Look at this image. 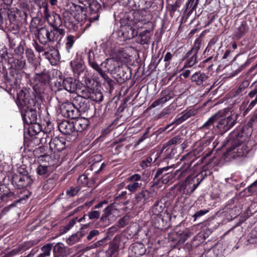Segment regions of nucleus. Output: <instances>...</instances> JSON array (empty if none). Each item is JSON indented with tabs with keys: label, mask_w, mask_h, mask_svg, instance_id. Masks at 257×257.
<instances>
[{
	"label": "nucleus",
	"mask_w": 257,
	"mask_h": 257,
	"mask_svg": "<svg viewBox=\"0 0 257 257\" xmlns=\"http://www.w3.org/2000/svg\"><path fill=\"white\" fill-rule=\"evenodd\" d=\"M30 89L24 88L18 93V99L23 108L21 113L25 124L36 122L37 121V113H39L42 103L38 106L35 104V101L31 97Z\"/></svg>",
	"instance_id": "obj_1"
},
{
	"label": "nucleus",
	"mask_w": 257,
	"mask_h": 257,
	"mask_svg": "<svg viewBox=\"0 0 257 257\" xmlns=\"http://www.w3.org/2000/svg\"><path fill=\"white\" fill-rule=\"evenodd\" d=\"M53 257H68L69 248L61 242H58L53 247Z\"/></svg>",
	"instance_id": "obj_27"
},
{
	"label": "nucleus",
	"mask_w": 257,
	"mask_h": 257,
	"mask_svg": "<svg viewBox=\"0 0 257 257\" xmlns=\"http://www.w3.org/2000/svg\"><path fill=\"white\" fill-rule=\"evenodd\" d=\"M34 82H38L41 83H45L49 85L50 75L48 71L44 69L40 73L35 74L34 77Z\"/></svg>",
	"instance_id": "obj_32"
},
{
	"label": "nucleus",
	"mask_w": 257,
	"mask_h": 257,
	"mask_svg": "<svg viewBox=\"0 0 257 257\" xmlns=\"http://www.w3.org/2000/svg\"><path fill=\"white\" fill-rule=\"evenodd\" d=\"M70 12L73 14L74 17L79 22H82L87 19H89V16H87V7H82L74 4L70 8Z\"/></svg>",
	"instance_id": "obj_21"
},
{
	"label": "nucleus",
	"mask_w": 257,
	"mask_h": 257,
	"mask_svg": "<svg viewBox=\"0 0 257 257\" xmlns=\"http://www.w3.org/2000/svg\"><path fill=\"white\" fill-rule=\"evenodd\" d=\"M70 65L73 72L76 76H79L81 73H83L85 69V65L81 61H71Z\"/></svg>",
	"instance_id": "obj_38"
},
{
	"label": "nucleus",
	"mask_w": 257,
	"mask_h": 257,
	"mask_svg": "<svg viewBox=\"0 0 257 257\" xmlns=\"http://www.w3.org/2000/svg\"><path fill=\"white\" fill-rule=\"evenodd\" d=\"M200 176L197 175H191L188 176L185 180L181 183L178 188L181 193L183 194H191L197 188L201 183Z\"/></svg>",
	"instance_id": "obj_8"
},
{
	"label": "nucleus",
	"mask_w": 257,
	"mask_h": 257,
	"mask_svg": "<svg viewBox=\"0 0 257 257\" xmlns=\"http://www.w3.org/2000/svg\"><path fill=\"white\" fill-rule=\"evenodd\" d=\"M112 206L113 203H111L104 209L102 215L99 218V220L97 223L98 227L104 228L110 224V222L109 217L112 214Z\"/></svg>",
	"instance_id": "obj_25"
},
{
	"label": "nucleus",
	"mask_w": 257,
	"mask_h": 257,
	"mask_svg": "<svg viewBox=\"0 0 257 257\" xmlns=\"http://www.w3.org/2000/svg\"><path fill=\"white\" fill-rule=\"evenodd\" d=\"M78 37L77 36H73L72 35H68L66 38L65 48L68 53H70L71 49L77 40Z\"/></svg>",
	"instance_id": "obj_46"
},
{
	"label": "nucleus",
	"mask_w": 257,
	"mask_h": 257,
	"mask_svg": "<svg viewBox=\"0 0 257 257\" xmlns=\"http://www.w3.org/2000/svg\"><path fill=\"white\" fill-rule=\"evenodd\" d=\"M180 0H177L173 4H168L167 9L169 12L170 16L173 17L177 9L180 6Z\"/></svg>",
	"instance_id": "obj_54"
},
{
	"label": "nucleus",
	"mask_w": 257,
	"mask_h": 257,
	"mask_svg": "<svg viewBox=\"0 0 257 257\" xmlns=\"http://www.w3.org/2000/svg\"><path fill=\"white\" fill-rule=\"evenodd\" d=\"M80 3H81L86 6L88 5L89 7V21L90 22L98 20L100 15L103 11L101 5L96 0H78Z\"/></svg>",
	"instance_id": "obj_10"
},
{
	"label": "nucleus",
	"mask_w": 257,
	"mask_h": 257,
	"mask_svg": "<svg viewBox=\"0 0 257 257\" xmlns=\"http://www.w3.org/2000/svg\"><path fill=\"white\" fill-rule=\"evenodd\" d=\"M154 193L148 190H142L135 195V201L138 204L144 205L152 200Z\"/></svg>",
	"instance_id": "obj_22"
},
{
	"label": "nucleus",
	"mask_w": 257,
	"mask_h": 257,
	"mask_svg": "<svg viewBox=\"0 0 257 257\" xmlns=\"http://www.w3.org/2000/svg\"><path fill=\"white\" fill-rule=\"evenodd\" d=\"M160 94L161 97L152 103L150 106L151 108H154L159 105H162L175 96L173 91L168 89L162 91Z\"/></svg>",
	"instance_id": "obj_24"
},
{
	"label": "nucleus",
	"mask_w": 257,
	"mask_h": 257,
	"mask_svg": "<svg viewBox=\"0 0 257 257\" xmlns=\"http://www.w3.org/2000/svg\"><path fill=\"white\" fill-rule=\"evenodd\" d=\"M242 230L241 228L234 226V227L231 228L229 230H228L225 233H232V235L235 237L236 238L238 239L240 238L242 235Z\"/></svg>",
	"instance_id": "obj_59"
},
{
	"label": "nucleus",
	"mask_w": 257,
	"mask_h": 257,
	"mask_svg": "<svg viewBox=\"0 0 257 257\" xmlns=\"http://www.w3.org/2000/svg\"><path fill=\"white\" fill-rule=\"evenodd\" d=\"M129 249L131 251V257H137L143 255L146 252V247L142 242H136L133 243Z\"/></svg>",
	"instance_id": "obj_29"
},
{
	"label": "nucleus",
	"mask_w": 257,
	"mask_h": 257,
	"mask_svg": "<svg viewBox=\"0 0 257 257\" xmlns=\"http://www.w3.org/2000/svg\"><path fill=\"white\" fill-rule=\"evenodd\" d=\"M36 24L32 21L31 23L30 28L32 29H36L34 31L36 37L39 40L40 44L46 45L49 42L54 43L60 41L62 37L57 34L52 30L50 31L46 27H37Z\"/></svg>",
	"instance_id": "obj_3"
},
{
	"label": "nucleus",
	"mask_w": 257,
	"mask_h": 257,
	"mask_svg": "<svg viewBox=\"0 0 257 257\" xmlns=\"http://www.w3.org/2000/svg\"><path fill=\"white\" fill-rule=\"evenodd\" d=\"M25 45V42H21L14 49V52L16 55L21 56L24 54Z\"/></svg>",
	"instance_id": "obj_62"
},
{
	"label": "nucleus",
	"mask_w": 257,
	"mask_h": 257,
	"mask_svg": "<svg viewBox=\"0 0 257 257\" xmlns=\"http://www.w3.org/2000/svg\"><path fill=\"white\" fill-rule=\"evenodd\" d=\"M59 179V175L54 173L45 182L43 188L46 191L51 190L57 184Z\"/></svg>",
	"instance_id": "obj_37"
},
{
	"label": "nucleus",
	"mask_w": 257,
	"mask_h": 257,
	"mask_svg": "<svg viewBox=\"0 0 257 257\" xmlns=\"http://www.w3.org/2000/svg\"><path fill=\"white\" fill-rule=\"evenodd\" d=\"M218 36H214L209 41L207 47L216 51L219 50L221 47V44L218 41Z\"/></svg>",
	"instance_id": "obj_52"
},
{
	"label": "nucleus",
	"mask_w": 257,
	"mask_h": 257,
	"mask_svg": "<svg viewBox=\"0 0 257 257\" xmlns=\"http://www.w3.org/2000/svg\"><path fill=\"white\" fill-rule=\"evenodd\" d=\"M174 177V174L170 170L167 174H164V176L162 177L160 183L164 184H167L170 181L172 180Z\"/></svg>",
	"instance_id": "obj_63"
},
{
	"label": "nucleus",
	"mask_w": 257,
	"mask_h": 257,
	"mask_svg": "<svg viewBox=\"0 0 257 257\" xmlns=\"http://www.w3.org/2000/svg\"><path fill=\"white\" fill-rule=\"evenodd\" d=\"M3 74L2 79L3 81L1 83V87L5 89L10 94H12V91L17 88L19 81L20 79L19 78L20 74L15 70H11L9 74L5 73V70L2 68Z\"/></svg>",
	"instance_id": "obj_6"
},
{
	"label": "nucleus",
	"mask_w": 257,
	"mask_h": 257,
	"mask_svg": "<svg viewBox=\"0 0 257 257\" xmlns=\"http://www.w3.org/2000/svg\"><path fill=\"white\" fill-rule=\"evenodd\" d=\"M119 245L114 240L110 243L107 253L110 257H116L118 252Z\"/></svg>",
	"instance_id": "obj_48"
},
{
	"label": "nucleus",
	"mask_w": 257,
	"mask_h": 257,
	"mask_svg": "<svg viewBox=\"0 0 257 257\" xmlns=\"http://www.w3.org/2000/svg\"><path fill=\"white\" fill-rule=\"evenodd\" d=\"M61 111L65 117L71 119L77 118L80 114L73 105V100L71 103L67 102L63 103L61 107Z\"/></svg>",
	"instance_id": "obj_19"
},
{
	"label": "nucleus",
	"mask_w": 257,
	"mask_h": 257,
	"mask_svg": "<svg viewBox=\"0 0 257 257\" xmlns=\"http://www.w3.org/2000/svg\"><path fill=\"white\" fill-rule=\"evenodd\" d=\"M11 182L16 188L20 189L31 186L33 182V180L31 176L13 175Z\"/></svg>",
	"instance_id": "obj_18"
},
{
	"label": "nucleus",
	"mask_w": 257,
	"mask_h": 257,
	"mask_svg": "<svg viewBox=\"0 0 257 257\" xmlns=\"http://www.w3.org/2000/svg\"><path fill=\"white\" fill-rule=\"evenodd\" d=\"M248 28L247 26L246 22L243 21L241 22V25L237 28V31L236 33V36L238 39H240L248 31Z\"/></svg>",
	"instance_id": "obj_51"
},
{
	"label": "nucleus",
	"mask_w": 257,
	"mask_h": 257,
	"mask_svg": "<svg viewBox=\"0 0 257 257\" xmlns=\"http://www.w3.org/2000/svg\"><path fill=\"white\" fill-rule=\"evenodd\" d=\"M53 247L52 243H47L41 247L42 253H40L39 257H48L50 255L51 250Z\"/></svg>",
	"instance_id": "obj_55"
},
{
	"label": "nucleus",
	"mask_w": 257,
	"mask_h": 257,
	"mask_svg": "<svg viewBox=\"0 0 257 257\" xmlns=\"http://www.w3.org/2000/svg\"><path fill=\"white\" fill-rule=\"evenodd\" d=\"M11 5H4L5 9H1L0 11V22L4 23V22L7 23L9 20L11 23H16L19 21H22V20L17 19V10H13L10 8Z\"/></svg>",
	"instance_id": "obj_15"
},
{
	"label": "nucleus",
	"mask_w": 257,
	"mask_h": 257,
	"mask_svg": "<svg viewBox=\"0 0 257 257\" xmlns=\"http://www.w3.org/2000/svg\"><path fill=\"white\" fill-rule=\"evenodd\" d=\"M100 66H103L106 70L109 71L117 82L122 84L130 79L132 76L131 69L121 61L114 58L106 59L101 62Z\"/></svg>",
	"instance_id": "obj_2"
},
{
	"label": "nucleus",
	"mask_w": 257,
	"mask_h": 257,
	"mask_svg": "<svg viewBox=\"0 0 257 257\" xmlns=\"http://www.w3.org/2000/svg\"><path fill=\"white\" fill-rule=\"evenodd\" d=\"M168 240L176 245L182 244L180 231H173L168 234Z\"/></svg>",
	"instance_id": "obj_42"
},
{
	"label": "nucleus",
	"mask_w": 257,
	"mask_h": 257,
	"mask_svg": "<svg viewBox=\"0 0 257 257\" xmlns=\"http://www.w3.org/2000/svg\"><path fill=\"white\" fill-rule=\"evenodd\" d=\"M221 111L222 112V116L216 121L217 123L216 127L220 134L223 135L236 123L238 115L234 113L228 116L225 117L224 111Z\"/></svg>",
	"instance_id": "obj_9"
},
{
	"label": "nucleus",
	"mask_w": 257,
	"mask_h": 257,
	"mask_svg": "<svg viewBox=\"0 0 257 257\" xmlns=\"http://www.w3.org/2000/svg\"><path fill=\"white\" fill-rule=\"evenodd\" d=\"M73 123L74 133L82 132L86 130L88 125L89 121L87 119L80 118Z\"/></svg>",
	"instance_id": "obj_35"
},
{
	"label": "nucleus",
	"mask_w": 257,
	"mask_h": 257,
	"mask_svg": "<svg viewBox=\"0 0 257 257\" xmlns=\"http://www.w3.org/2000/svg\"><path fill=\"white\" fill-rule=\"evenodd\" d=\"M35 84L33 86V90L32 91L31 89H30V94L31 97H30V99H33L35 101L34 102L35 104H36V105L38 106L39 103H42L43 102V96L42 94L44 93L46 90L49 87L48 84H46L45 83H41L38 82H34ZM26 88V87L23 88V89Z\"/></svg>",
	"instance_id": "obj_12"
},
{
	"label": "nucleus",
	"mask_w": 257,
	"mask_h": 257,
	"mask_svg": "<svg viewBox=\"0 0 257 257\" xmlns=\"http://www.w3.org/2000/svg\"><path fill=\"white\" fill-rule=\"evenodd\" d=\"M90 99L96 102H99L103 100V95L101 92L96 89H92Z\"/></svg>",
	"instance_id": "obj_49"
},
{
	"label": "nucleus",
	"mask_w": 257,
	"mask_h": 257,
	"mask_svg": "<svg viewBox=\"0 0 257 257\" xmlns=\"http://www.w3.org/2000/svg\"><path fill=\"white\" fill-rule=\"evenodd\" d=\"M58 128L61 133L66 135H70L74 133L73 123L67 120H64L60 123Z\"/></svg>",
	"instance_id": "obj_33"
},
{
	"label": "nucleus",
	"mask_w": 257,
	"mask_h": 257,
	"mask_svg": "<svg viewBox=\"0 0 257 257\" xmlns=\"http://www.w3.org/2000/svg\"><path fill=\"white\" fill-rule=\"evenodd\" d=\"M91 91L92 89H90L87 87L83 86L82 89H77V96H79L85 99H90V97H91Z\"/></svg>",
	"instance_id": "obj_50"
},
{
	"label": "nucleus",
	"mask_w": 257,
	"mask_h": 257,
	"mask_svg": "<svg viewBox=\"0 0 257 257\" xmlns=\"http://www.w3.org/2000/svg\"><path fill=\"white\" fill-rule=\"evenodd\" d=\"M12 55L8 52L7 48H5L0 50V57L2 59V61H5L9 63H11Z\"/></svg>",
	"instance_id": "obj_57"
},
{
	"label": "nucleus",
	"mask_w": 257,
	"mask_h": 257,
	"mask_svg": "<svg viewBox=\"0 0 257 257\" xmlns=\"http://www.w3.org/2000/svg\"><path fill=\"white\" fill-rule=\"evenodd\" d=\"M10 63L12 64L11 67L14 68L13 70H15L17 72V71L23 70V72H24L26 75L30 74V73L24 71L26 69V61L24 58H12L11 60V63Z\"/></svg>",
	"instance_id": "obj_30"
},
{
	"label": "nucleus",
	"mask_w": 257,
	"mask_h": 257,
	"mask_svg": "<svg viewBox=\"0 0 257 257\" xmlns=\"http://www.w3.org/2000/svg\"><path fill=\"white\" fill-rule=\"evenodd\" d=\"M33 45L37 52L43 53V56L49 61L52 59L55 60L59 59V51L53 47H44L43 46L40 45L37 41H35Z\"/></svg>",
	"instance_id": "obj_13"
},
{
	"label": "nucleus",
	"mask_w": 257,
	"mask_h": 257,
	"mask_svg": "<svg viewBox=\"0 0 257 257\" xmlns=\"http://www.w3.org/2000/svg\"><path fill=\"white\" fill-rule=\"evenodd\" d=\"M27 125H28V134L30 136H33L38 134L42 130L41 124L40 122H37V121L36 122L30 123V124Z\"/></svg>",
	"instance_id": "obj_40"
},
{
	"label": "nucleus",
	"mask_w": 257,
	"mask_h": 257,
	"mask_svg": "<svg viewBox=\"0 0 257 257\" xmlns=\"http://www.w3.org/2000/svg\"><path fill=\"white\" fill-rule=\"evenodd\" d=\"M171 169V167L169 166L158 169L155 172L154 180H156L158 184L160 183L162 177H164V174H167Z\"/></svg>",
	"instance_id": "obj_45"
},
{
	"label": "nucleus",
	"mask_w": 257,
	"mask_h": 257,
	"mask_svg": "<svg viewBox=\"0 0 257 257\" xmlns=\"http://www.w3.org/2000/svg\"><path fill=\"white\" fill-rule=\"evenodd\" d=\"M73 105L77 109L79 113L87 112L90 108L91 105L89 100L76 96L73 99Z\"/></svg>",
	"instance_id": "obj_23"
},
{
	"label": "nucleus",
	"mask_w": 257,
	"mask_h": 257,
	"mask_svg": "<svg viewBox=\"0 0 257 257\" xmlns=\"http://www.w3.org/2000/svg\"><path fill=\"white\" fill-rule=\"evenodd\" d=\"M26 56L28 62L30 63H33L36 60V57L33 50L31 48L26 49Z\"/></svg>",
	"instance_id": "obj_60"
},
{
	"label": "nucleus",
	"mask_w": 257,
	"mask_h": 257,
	"mask_svg": "<svg viewBox=\"0 0 257 257\" xmlns=\"http://www.w3.org/2000/svg\"><path fill=\"white\" fill-rule=\"evenodd\" d=\"M66 139L62 137L52 138L49 142L50 149L54 153L61 152L66 149Z\"/></svg>",
	"instance_id": "obj_20"
},
{
	"label": "nucleus",
	"mask_w": 257,
	"mask_h": 257,
	"mask_svg": "<svg viewBox=\"0 0 257 257\" xmlns=\"http://www.w3.org/2000/svg\"><path fill=\"white\" fill-rule=\"evenodd\" d=\"M222 112L219 111L210 117L200 127V130H210L212 126H214V123L216 122L220 117L222 116Z\"/></svg>",
	"instance_id": "obj_36"
},
{
	"label": "nucleus",
	"mask_w": 257,
	"mask_h": 257,
	"mask_svg": "<svg viewBox=\"0 0 257 257\" xmlns=\"http://www.w3.org/2000/svg\"><path fill=\"white\" fill-rule=\"evenodd\" d=\"M34 153L35 155L38 156V161L42 162L44 161V159L46 158H49L48 153L46 152V148L45 146H41L34 150Z\"/></svg>",
	"instance_id": "obj_41"
},
{
	"label": "nucleus",
	"mask_w": 257,
	"mask_h": 257,
	"mask_svg": "<svg viewBox=\"0 0 257 257\" xmlns=\"http://www.w3.org/2000/svg\"><path fill=\"white\" fill-rule=\"evenodd\" d=\"M63 23L64 26L70 31H76L79 28L78 21L76 20L70 9L65 10L62 13Z\"/></svg>",
	"instance_id": "obj_14"
},
{
	"label": "nucleus",
	"mask_w": 257,
	"mask_h": 257,
	"mask_svg": "<svg viewBox=\"0 0 257 257\" xmlns=\"http://www.w3.org/2000/svg\"><path fill=\"white\" fill-rule=\"evenodd\" d=\"M3 189L4 192L1 196V199L2 201H7L8 198L13 196L14 193L10 191L5 185L0 187V191Z\"/></svg>",
	"instance_id": "obj_56"
},
{
	"label": "nucleus",
	"mask_w": 257,
	"mask_h": 257,
	"mask_svg": "<svg viewBox=\"0 0 257 257\" xmlns=\"http://www.w3.org/2000/svg\"><path fill=\"white\" fill-rule=\"evenodd\" d=\"M87 54L89 66L100 74L104 79V85L109 88V91L111 92L114 89V85L115 82L108 76L97 63L94 52L92 49L89 50Z\"/></svg>",
	"instance_id": "obj_5"
},
{
	"label": "nucleus",
	"mask_w": 257,
	"mask_h": 257,
	"mask_svg": "<svg viewBox=\"0 0 257 257\" xmlns=\"http://www.w3.org/2000/svg\"><path fill=\"white\" fill-rule=\"evenodd\" d=\"M141 177L139 174H135L130 176L128 178L130 183L126 187V188L131 192H136L142 186V183L138 182L139 181H141Z\"/></svg>",
	"instance_id": "obj_28"
},
{
	"label": "nucleus",
	"mask_w": 257,
	"mask_h": 257,
	"mask_svg": "<svg viewBox=\"0 0 257 257\" xmlns=\"http://www.w3.org/2000/svg\"><path fill=\"white\" fill-rule=\"evenodd\" d=\"M248 241L250 243H254L257 242V227L253 228L250 232Z\"/></svg>",
	"instance_id": "obj_64"
},
{
	"label": "nucleus",
	"mask_w": 257,
	"mask_h": 257,
	"mask_svg": "<svg viewBox=\"0 0 257 257\" xmlns=\"http://www.w3.org/2000/svg\"><path fill=\"white\" fill-rule=\"evenodd\" d=\"M207 146V143H203V144H200L193 151L190 152L188 153V156L193 155L196 156V157H199L203 154V151L204 150L205 148Z\"/></svg>",
	"instance_id": "obj_53"
},
{
	"label": "nucleus",
	"mask_w": 257,
	"mask_h": 257,
	"mask_svg": "<svg viewBox=\"0 0 257 257\" xmlns=\"http://www.w3.org/2000/svg\"><path fill=\"white\" fill-rule=\"evenodd\" d=\"M137 37V41L138 43L142 45L147 44L150 41L151 31L146 30L141 32Z\"/></svg>",
	"instance_id": "obj_39"
},
{
	"label": "nucleus",
	"mask_w": 257,
	"mask_h": 257,
	"mask_svg": "<svg viewBox=\"0 0 257 257\" xmlns=\"http://www.w3.org/2000/svg\"><path fill=\"white\" fill-rule=\"evenodd\" d=\"M24 193L25 194L23 197H21L14 203H12L9 206L5 207L2 212V214H3V215L5 214L7 212H8L10 210L11 208L15 206L17 203L23 202L24 201H25L27 199H28L31 194V193L28 191H24Z\"/></svg>",
	"instance_id": "obj_43"
},
{
	"label": "nucleus",
	"mask_w": 257,
	"mask_h": 257,
	"mask_svg": "<svg viewBox=\"0 0 257 257\" xmlns=\"http://www.w3.org/2000/svg\"><path fill=\"white\" fill-rule=\"evenodd\" d=\"M208 78V76L204 73L196 72L192 75L191 80L198 86H204Z\"/></svg>",
	"instance_id": "obj_34"
},
{
	"label": "nucleus",
	"mask_w": 257,
	"mask_h": 257,
	"mask_svg": "<svg viewBox=\"0 0 257 257\" xmlns=\"http://www.w3.org/2000/svg\"><path fill=\"white\" fill-rule=\"evenodd\" d=\"M144 12L139 11H135L130 12L126 16V19L133 25L137 24L138 22H143L146 23L148 20L146 19Z\"/></svg>",
	"instance_id": "obj_26"
},
{
	"label": "nucleus",
	"mask_w": 257,
	"mask_h": 257,
	"mask_svg": "<svg viewBox=\"0 0 257 257\" xmlns=\"http://www.w3.org/2000/svg\"><path fill=\"white\" fill-rule=\"evenodd\" d=\"M82 236V233L81 232H78L75 234H72L68 238L66 239V242L69 245L74 244L75 243L78 242Z\"/></svg>",
	"instance_id": "obj_58"
},
{
	"label": "nucleus",
	"mask_w": 257,
	"mask_h": 257,
	"mask_svg": "<svg viewBox=\"0 0 257 257\" xmlns=\"http://www.w3.org/2000/svg\"><path fill=\"white\" fill-rule=\"evenodd\" d=\"M250 82L248 80H244L240 84L239 87L233 92L232 97H235L238 96H242L244 93V90L249 86Z\"/></svg>",
	"instance_id": "obj_44"
},
{
	"label": "nucleus",
	"mask_w": 257,
	"mask_h": 257,
	"mask_svg": "<svg viewBox=\"0 0 257 257\" xmlns=\"http://www.w3.org/2000/svg\"><path fill=\"white\" fill-rule=\"evenodd\" d=\"M43 17L48 24L53 28L52 30L62 37L64 36L65 31L60 27L62 26L63 20L60 15L54 12L50 13L47 6L43 7Z\"/></svg>",
	"instance_id": "obj_4"
},
{
	"label": "nucleus",
	"mask_w": 257,
	"mask_h": 257,
	"mask_svg": "<svg viewBox=\"0 0 257 257\" xmlns=\"http://www.w3.org/2000/svg\"><path fill=\"white\" fill-rule=\"evenodd\" d=\"M138 33V32L136 30L135 25L128 21L126 24L121 26L118 32V35L123 40L126 41L137 36Z\"/></svg>",
	"instance_id": "obj_17"
},
{
	"label": "nucleus",
	"mask_w": 257,
	"mask_h": 257,
	"mask_svg": "<svg viewBox=\"0 0 257 257\" xmlns=\"http://www.w3.org/2000/svg\"><path fill=\"white\" fill-rule=\"evenodd\" d=\"M246 137L247 135L244 133V128L242 127L238 132H233L230 134L223 146L227 147V152L229 153L241 145L246 140Z\"/></svg>",
	"instance_id": "obj_7"
},
{
	"label": "nucleus",
	"mask_w": 257,
	"mask_h": 257,
	"mask_svg": "<svg viewBox=\"0 0 257 257\" xmlns=\"http://www.w3.org/2000/svg\"><path fill=\"white\" fill-rule=\"evenodd\" d=\"M201 42L199 39L196 40L195 46L189 50L185 55L184 60L187 59L185 67H191L196 64L197 62V55L200 48Z\"/></svg>",
	"instance_id": "obj_16"
},
{
	"label": "nucleus",
	"mask_w": 257,
	"mask_h": 257,
	"mask_svg": "<svg viewBox=\"0 0 257 257\" xmlns=\"http://www.w3.org/2000/svg\"><path fill=\"white\" fill-rule=\"evenodd\" d=\"M36 172L38 175L44 178L47 177L50 174L49 167L46 165H39L36 169Z\"/></svg>",
	"instance_id": "obj_47"
},
{
	"label": "nucleus",
	"mask_w": 257,
	"mask_h": 257,
	"mask_svg": "<svg viewBox=\"0 0 257 257\" xmlns=\"http://www.w3.org/2000/svg\"><path fill=\"white\" fill-rule=\"evenodd\" d=\"M63 89L69 92H73L76 90H77V83L75 79L71 77H67L64 79L62 82L59 81L58 82V85L55 83V86L52 88V90L55 93H59Z\"/></svg>",
	"instance_id": "obj_11"
},
{
	"label": "nucleus",
	"mask_w": 257,
	"mask_h": 257,
	"mask_svg": "<svg viewBox=\"0 0 257 257\" xmlns=\"http://www.w3.org/2000/svg\"><path fill=\"white\" fill-rule=\"evenodd\" d=\"M20 10H17V14L21 18V20L23 22L27 21L28 16L30 14L29 4L25 2H21L20 4Z\"/></svg>",
	"instance_id": "obj_31"
},
{
	"label": "nucleus",
	"mask_w": 257,
	"mask_h": 257,
	"mask_svg": "<svg viewBox=\"0 0 257 257\" xmlns=\"http://www.w3.org/2000/svg\"><path fill=\"white\" fill-rule=\"evenodd\" d=\"M182 244H183L186 240L193 234V232L189 229H186L184 231H180Z\"/></svg>",
	"instance_id": "obj_61"
}]
</instances>
